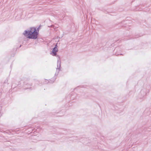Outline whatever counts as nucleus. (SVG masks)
Listing matches in <instances>:
<instances>
[{"instance_id":"9b49d317","label":"nucleus","mask_w":151,"mask_h":151,"mask_svg":"<svg viewBox=\"0 0 151 151\" xmlns=\"http://www.w3.org/2000/svg\"><path fill=\"white\" fill-rule=\"evenodd\" d=\"M72 138H77V137H72Z\"/></svg>"},{"instance_id":"7ed1b4c3","label":"nucleus","mask_w":151,"mask_h":151,"mask_svg":"<svg viewBox=\"0 0 151 151\" xmlns=\"http://www.w3.org/2000/svg\"><path fill=\"white\" fill-rule=\"evenodd\" d=\"M32 85V83H28L25 81L24 82V89H30L31 88V86Z\"/></svg>"},{"instance_id":"423d86ee","label":"nucleus","mask_w":151,"mask_h":151,"mask_svg":"<svg viewBox=\"0 0 151 151\" xmlns=\"http://www.w3.org/2000/svg\"><path fill=\"white\" fill-rule=\"evenodd\" d=\"M1 107L0 106V117L1 115Z\"/></svg>"},{"instance_id":"f03ea898","label":"nucleus","mask_w":151,"mask_h":151,"mask_svg":"<svg viewBox=\"0 0 151 151\" xmlns=\"http://www.w3.org/2000/svg\"><path fill=\"white\" fill-rule=\"evenodd\" d=\"M57 44L55 45V47L53 49L52 51V55L53 56H56L58 57L57 62V68L55 74V75L57 76L58 75L59 71L60 70L61 67V60L60 57L59 55H57V52L58 51V50L57 48Z\"/></svg>"},{"instance_id":"4468645a","label":"nucleus","mask_w":151,"mask_h":151,"mask_svg":"<svg viewBox=\"0 0 151 151\" xmlns=\"http://www.w3.org/2000/svg\"><path fill=\"white\" fill-rule=\"evenodd\" d=\"M44 0V1H46V0Z\"/></svg>"},{"instance_id":"f257e3e1","label":"nucleus","mask_w":151,"mask_h":151,"mask_svg":"<svg viewBox=\"0 0 151 151\" xmlns=\"http://www.w3.org/2000/svg\"><path fill=\"white\" fill-rule=\"evenodd\" d=\"M23 34L27 38L32 39H36L37 37L38 32L35 27H31L30 30H25Z\"/></svg>"},{"instance_id":"2eb2a0df","label":"nucleus","mask_w":151,"mask_h":151,"mask_svg":"<svg viewBox=\"0 0 151 151\" xmlns=\"http://www.w3.org/2000/svg\"><path fill=\"white\" fill-rule=\"evenodd\" d=\"M70 96L69 95V96H68V97H70Z\"/></svg>"},{"instance_id":"f8f14e48","label":"nucleus","mask_w":151,"mask_h":151,"mask_svg":"<svg viewBox=\"0 0 151 151\" xmlns=\"http://www.w3.org/2000/svg\"><path fill=\"white\" fill-rule=\"evenodd\" d=\"M120 55H122V54H119ZM119 55V54H117V55Z\"/></svg>"},{"instance_id":"39448f33","label":"nucleus","mask_w":151,"mask_h":151,"mask_svg":"<svg viewBox=\"0 0 151 151\" xmlns=\"http://www.w3.org/2000/svg\"><path fill=\"white\" fill-rule=\"evenodd\" d=\"M58 0H48L47 1L48 2H49L50 1H58Z\"/></svg>"},{"instance_id":"0eeeda50","label":"nucleus","mask_w":151,"mask_h":151,"mask_svg":"<svg viewBox=\"0 0 151 151\" xmlns=\"http://www.w3.org/2000/svg\"><path fill=\"white\" fill-rule=\"evenodd\" d=\"M40 26H39L37 29H36L37 30V32H39V29H40Z\"/></svg>"},{"instance_id":"ddd939ff","label":"nucleus","mask_w":151,"mask_h":151,"mask_svg":"<svg viewBox=\"0 0 151 151\" xmlns=\"http://www.w3.org/2000/svg\"><path fill=\"white\" fill-rule=\"evenodd\" d=\"M21 45L19 47H21Z\"/></svg>"},{"instance_id":"1a4fd4ad","label":"nucleus","mask_w":151,"mask_h":151,"mask_svg":"<svg viewBox=\"0 0 151 151\" xmlns=\"http://www.w3.org/2000/svg\"><path fill=\"white\" fill-rule=\"evenodd\" d=\"M46 81V82L45 83H48V82H49L50 81L47 80L46 81Z\"/></svg>"},{"instance_id":"6e6552de","label":"nucleus","mask_w":151,"mask_h":151,"mask_svg":"<svg viewBox=\"0 0 151 151\" xmlns=\"http://www.w3.org/2000/svg\"><path fill=\"white\" fill-rule=\"evenodd\" d=\"M119 48L118 47H117V48H116L114 50V52L115 51H116V50H118V49Z\"/></svg>"},{"instance_id":"9d476101","label":"nucleus","mask_w":151,"mask_h":151,"mask_svg":"<svg viewBox=\"0 0 151 151\" xmlns=\"http://www.w3.org/2000/svg\"><path fill=\"white\" fill-rule=\"evenodd\" d=\"M70 99H74V98H73V97H72V96L70 97Z\"/></svg>"},{"instance_id":"20e7f679","label":"nucleus","mask_w":151,"mask_h":151,"mask_svg":"<svg viewBox=\"0 0 151 151\" xmlns=\"http://www.w3.org/2000/svg\"><path fill=\"white\" fill-rule=\"evenodd\" d=\"M56 79V77H53L51 79L52 80H50V81H52V82H54V81H55V80Z\"/></svg>"}]
</instances>
